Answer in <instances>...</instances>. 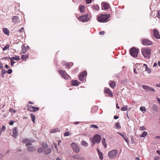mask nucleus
Listing matches in <instances>:
<instances>
[{
  "mask_svg": "<svg viewBox=\"0 0 160 160\" xmlns=\"http://www.w3.org/2000/svg\"><path fill=\"white\" fill-rule=\"evenodd\" d=\"M79 10L80 11L81 13H83L85 11V7L83 6H80L79 7Z\"/></svg>",
  "mask_w": 160,
  "mask_h": 160,
  "instance_id": "obj_26",
  "label": "nucleus"
},
{
  "mask_svg": "<svg viewBox=\"0 0 160 160\" xmlns=\"http://www.w3.org/2000/svg\"><path fill=\"white\" fill-rule=\"evenodd\" d=\"M59 72L61 74L62 77L65 79H68L70 77L69 75L67 74L65 71L61 70L59 71Z\"/></svg>",
  "mask_w": 160,
  "mask_h": 160,
  "instance_id": "obj_5",
  "label": "nucleus"
},
{
  "mask_svg": "<svg viewBox=\"0 0 160 160\" xmlns=\"http://www.w3.org/2000/svg\"><path fill=\"white\" fill-rule=\"evenodd\" d=\"M138 50L135 48H132L130 51L131 55L133 57H137L138 55Z\"/></svg>",
  "mask_w": 160,
  "mask_h": 160,
  "instance_id": "obj_4",
  "label": "nucleus"
},
{
  "mask_svg": "<svg viewBox=\"0 0 160 160\" xmlns=\"http://www.w3.org/2000/svg\"><path fill=\"white\" fill-rule=\"evenodd\" d=\"M158 14L157 15V17L159 18H160V11L159 10L157 12Z\"/></svg>",
  "mask_w": 160,
  "mask_h": 160,
  "instance_id": "obj_52",
  "label": "nucleus"
},
{
  "mask_svg": "<svg viewBox=\"0 0 160 160\" xmlns=\"http://www.w3.org/2000/svg\"><path fill=\"white\" fill-rule=\"evenodd\" d=\"M14 58L15 60L18 61L20 59L19 57L18 56H15Z\"/></svg>",
  "mask_w": 160,
  "mask_h": 160,
  "instance_id": "obj_49",
  "label": "nucleus"
},
{
  "mask_svg": "<svg viewBox=\"0 0 160 160\" xmlns=\"http://www.w3.org/2000/svg\"><path fill=\"white\" fill-rule=\"evenodd\" d=\"M31 144H32V143L31 142H29L27 143L26 144V146H29L31 145Z\"/></svg>",
  "mask_w": 160,
  "mask_h": 160,
  "instance_id": "obj_61",
  "label": "nucleus"
},
{
  "mask_svg": "<svg viewBox=\"0 0 160 160\" xmlns=\"http://www.w3.org/2000/svg\"><path fill=\"white\" fill-rule=\"evenodd\" d=\"M12 72V70L10 69L7 71V72L8 74H10Z\"/></svg>",
  "mask_w": 160,
  "mask_h": 160,
  "instance_id": "obj_50",
  "label": "nucleus"
},
{
  "mask_svg": "<svg viewBox=\"0 0 160 160\" xmlns=\"http://www.w3.org/2000/svg\"><path fill=\"white\" fill-rule=\"evenodd\" d=\"M69 135V132H65L64 134V135L65 136H67Z\"/></svg>",
  "mask_w": 160,
  "mask_h": 160,
  "instance_id": "obj_48",
  "label": "nucleus"
},
{
  "mask_svg": "<svg viewBox=\"0 0 160 160\" xmlns=\"http://www.w3.org/2000/svg\"><path fill=\"white\" fill-rule=\"evenodd\" d=\"M115 127L117 129H119L121 128V126L120 125L119 122H117L115 124Z\"/></svg>",
  "mask_w": 160,
  "mask_h": 160,
  "instance_id": "obj_31",
  "label": "nucleus"
},
{
  "mask_svg": "<svg viewBox=\"0 0 160 160\" xmlns=\"http://www.w3.org/2000/svg\"><path fill=\"white\" fill-rule=\"evenodd\" d=\"M87 74V72L85 71L81 73L79 76V79L80 81L84 82L85 80L84 77L86 76Z\"/></svg>",
  "mask_w": 160,
  "mask_h": 160,
  "instance_id": "obj_9",
  "label": "nucleus"
},
{
  "mask_svg": "<svg viewBox=\"0 0 160 160\" xmlns=\"http://www.w3.org/2000/svg\"><path fill=\"white\" fill-rule=\"evenodd\" d=\"M28 54H23L22 55L21 58L24 60L26 61L27 58H28Z\"/></svg>",
  "mask_w": 160,
  "mask_h": 160,
  "instance_id": "obj_24",
  "label": "nucleus"
},
{
  "mask_svg": "<svg viewBox=\"0 0 160 160\" xmlns=\"http://www.w3.org/2000/svg\"><path fill=\"white\" fill-rule=\"evenodd\" d=\"M157 98V99L159 103L160 104V98H158V97Z\"/></svg>",
  "mask_w": 160,
  "mask_h": 160,
  "instance_id": "obj_64",
  "label": "nucleus"
},
{
  "mask_svg": "<svg viewBox=\"0 0 160 160\" xmlns=\"http://www.w3.org/2000/svg\"><path fill=\"white\" fill-rule=\"evenodd\" d=\"M92 142L93 144V145L96 142L97 143H98L100 142L101 141H92Z\"/></svg>",
  "mask_w": 160,
  "mask_h": 160,
  "instance_id": "obj_51",
  "label": "nucleus"
},
{
  "mask_svg": "<svg viewBox=\"0 0 160 160\" xmlns=\"http://www.w3.org/2000/svg\"><path fill=\"white\" fill-rule=\"evenodd\" d=\"M24 31V28L22 27V28L19 30V32H22Z\"/></svg>",
  "mask_w": 160,
  "mask_h": 160,
  "instance_id": "obj_58",
  "label": "nucleus"
},
{
  "mask_svg": "<svg viewBox=\"0 0 160 160\" xmlns=\"http://www.w3.org/2000/svg\"><path fill=\"white\" fill-rule=\"evenodd\" d=\"M145 70L147 71L149 73H150L151 72V69L148 67L146 68Z\"/></svg>",
  "mask_w": 160,
  "mask_h": 160,
  "instance_id": "obj_45",
  "label": "nucleus"
},
{
  "mask_svg": "<svg viewBox=\"0 0 160 160\" xmlns=\"http://www.w3.org/2000/svg\"><path fill=\"white\" fill-rule=\"evenodd\" d=\"M102 5L104 9H107L108 8L109 6V5L107 2H102Z\"/></svg>",
  "mask_w": 160,
  "mask_h": 160,
  "instance_id": "obj_17",
  "label": "nucleus"
},
{
  "mask_svg": "<svg viewBox=\"0 0 160 160\" xmlns=\"http://www.w3.org/2000/svg\"><path fill=\"white\" fill-rule=\"evenodd\" d=\"M3 31L4 33L7 35H8L9 34L10 32L7 28H3Z\"/></svg>",
  "mask_w": 160,
  "mask_h": 160,
  "instance_id": "obj_25",
  "label": "nucleus"
},
{
  "mask_svg": "<svg viewBox=\"0 0 160 160\" xmlns=\"http://www.w3.org/2000/svg\"><path fill=\"white\" fill-rule=\"evenodd\" d=\"M110 17L109 15L107 14H101L98 17L97 20L99 22H105Z\"/></svg>",
  "mask_w": 160,
  "mask_h": 160,
  "instance_id": "obj_2",
  "label": "nucleus"
},
{
  "mask_svg": "<svg viewBox=\"0 0 160 160\" xmlns=\"http://www.w3.org/2000/svg\"><path fill=\"white\" fill-rule=\"evenodd\" d=\"M12 22L14 23V24L18 23L19 22V19L18 17L16 16H12Z\"/></svg>",
  "mask_w": 160,
  "mask_h": 160,
  "instance_id": "obj_15",
  "label": "nucleus"
},
{
  "mask_svg": "<svg viewBox=\"0 0 160 160\" xmlns=\"http://www.w3.org/2000/svg\"><path fill=\"white\" fill-rule=\"evenodd\" d=\"M121 110L123 111H126L128 109V106H125L124 107L121 108Z\"/></svg>",
  "mask_w": 160,
  "mask_h": 160,
  "instance_id": "obj_39",
  "label": "nucleus"
},
{
  "mask_svg": "<svg viewBox=\"0 0 160 160\" xmlns=\"http://www.w3.org/2000/svg\"><path fill=\"white\" fill-rule=\"evenodd\" d=\"M92 8L96 10H98L99 9V7L98 5H96L92 7Z\"/></svg>",
  "mask_w": 160,
  "mask_h": 160,
  "instance_id": "obj_35",
  "label": "nucleus"
},
{
  "mask_svg": "<svg viewBox=\"0 0 160 160\" xmlns=\"http://www.w3.org/2000/svg\"><path fill=\"white\" fill-rule=\"evenodd\" d=\"M152 109L155 112L157 111L158 109V108L157 105L156 104H153L151 107Z\"/></svg>",
  "mask_w": 160,
  "mask_h": 160,
  "instance_id": "obj_23",
  "label": "nucleus"
},
{
  "mask_svg": "<svg viewBox=\"0 0 160 160\" xmlns=\"http://www.w3.org/2000/svg\"><path fill=\"white\" fill-rule=\"evenodd\" d=\"M12 133V137L15 138H16L18 135V132L17 131V128L16 127L14 128L13 129Z\"/></svg>",
  "mask_w": 160,
  "mask_h": 160,
  "instance_id": "obj_11",
  "label": "nucleus"
},
{
  "mask_svg": "<svg viewBox=\"0 0 160 160\" xmlns=\"http://www.w3.org/2000/svg\"><path fill=\"white\" fill-rule=\"evenodd\" d=\"M110 86L112 88H114L116 86V83L112 81L110 83Z\"/></svg>",
  "mask_w": 160,
  "mask_h": 160,
  "instance_id": "obj_30",
  "label": "nucleus"
},
{
  "mask_svg": "<svg viewBox=\"0 0 160 160\" xmlns=\"http://www.w3.org/2000/svg\"><path fill=\"white\" fill-rule=\"evenodd\" d=\"M30 115L31 117L32 122L33 123H34L35 122V120L36 119V117L35 115H34L33 113L30 114Z\"/></svg>",
  "mask_w": 160,
  "mask_h": 160,
  "instance_id": "obj_28",
  "label": "nucleus"
},
{
  "mask_svg": "<svg viewBox=\"0 0 160 160\" xmlns=\"http://www.w3.org/2000/svg\"><path fill=\"white\" fill-rule=\"evenodd\" d=\"M72 84L73 86H78L79 84V82L76 80H72Z\"/></svg>",
  "mask_w": 160,
  "mask_h": 160,
  "instance_id": "obj_22",
  "label": "nucleus"
},
{
  "mask_svg": "<svg viewBox=\"0 0 160 160\" xmlns=\"http://www.w3.org/2000/svg\"><path fill=\"white\" fill-rule=\"evenodd\" d=\"M119 118L118 116H114V118L115 119H118Z\"/></svg>",
  "mask_w": 160,
  "mask_h": 160,
  "instance_id": "obj_62",
  "label": "nucleus"
},
{
  "mask_svg": "<svg viewBox=\"0 0 160 160\" xmlns=\"http://www.w3.org/2000/svg\"><path fill=\"white\" fill-rule=\"evenodd\" d=\"M92 0H86V2L87 4H89L91 2Z\"/></svg>",
  "mask_w": 160,
  "mask_h": 160,
  "instance_id": "obj_60",
  "label": "nucleus"
},
{
  "mask_svg": "<svg viewBox=\"0 0 160 160\" xmlns=\"http://www.w3.org/2000/svg\"><path fill=\"white\" fill-rule=\"evenodd\" d=\"M97 151L99 155V158L101 160H102L103 159V156L102 153L101 152L98 148L97 149Z\"/></svg>",
  "mask_w": 160,
  "mask_h": 160,
  "instance_id": "obj_21",
  "label": "nucleus"
},
{
  "mask_svg": "<svg viewBox=\"0 0 160 160\" xmlns=\"http://www.w3.org/2000/svg\"><path fill=\"white\" fill-rule=\"evenodd\" d=\"M99 35H104L105 33V32L104 31H100L99 32Z\"/></svg>",
  "mask_w": 160,
  "mask_h": 160,
  "instance_id": "obj_55",
  "label": "nucleus"
},
{
  "mask_svg": "<svg viewBox=\"0 0 160 160\" xmlns=\"http://www.w3.org/2000/svg\"><path fill=\"white\" fill-rule=\"evenodd\" d=\"M28 151L30 152H33L36 151V149L35 148L32 147H29L27 148Z\"/></svg>",
  "mask_w": 160,
  "mask_h": 160,
  "instance_id": "obj_20",
  "label": "nucleus"
},
{
  "mask_svg": "<svg viewBox=\"0 0 160 160\" xmlns=\"http://www.w3.org/2000/svg\"><path fill=\"white\" fill-rule=\"evenodd\" d=\"M3 68V65L1 62H0V68L2 69Z\"/></svg>",
  "mask_w": 160,
  "mask_h": 160,
  "instance_id": "obj_56",
  "label": "nucleus"
},
{
  "mask_svg": "<svg viewBox=\"0 0 160 160\" xmlns=\"http://www.w3.org/2000/svg\"><path fill=\"white\" fill-rule=\"evenodd\" d=\"M10 45L9 44H7L5 46L4 48L2 49L3 51H5L6 50H7V49H9V48Z\"/></svg>",
  "mask_w": 160,
  "mask_h": 160,
  "instance_id": "obj_33",
  "label": "nucleus"
},
{
  "mask_svg": "<svg viewBox=\"0 0 160 160\" xmlns=\"http://www.w3.org/2000/svg\"><path fill=\"white\" fill-rule=\"evenodd\" d=\"M14 122L12 121H11L9 122V124L10 125H12L13 124Z\"/></svg>",
  "mask_w": 160,
  "mask_h": 160,
  "instance_id": "obj_57",
  "label": "nucleus"
},
{
  "mask_svg": "<svg viewBox=\"0 0 160 160\" xmlns=\"http://www.w3.org/2000/svg\"><path fill=\"white\" fill-rule=\"evenodd\" d=\"M118 151L117 150H113L108 153V156L110 159H113L118 155Z\"/></svg>",
  "mask_w": 160,
  "mask_h": 160,
  "instance_id": "obj_3",
  "label": "nucleus"
},
{
  "mask_svg": "<svg viewBox=\"0 0 160 160\" xmlns=\"http://www.w3.org/2000/svg\"><path fill=\"white\" fill-rule=\"evenodd\" d=\"M147 133L146 132L144 131L140 136L141 137H144L147 135Z\"/></svg>",
  "mask_w": 160,
  "mask_h": 160,
  "instance_id": "obj_38",
  "label": "nucleus"
},
{
  "mask_svg": "<svg viewBox=\"0 0 160 160\" xmlns=\"http://www.w3.org/2000/svg\"><path fill=\"white\" fill-rule=\"evenodd\" d=\"M71 146L75 152H78L79 151V147L75 143H72L71 144Z\"/></svg>",
  "mask_w": 160,
  "mask_h": 160,
  "instance_id": "obj_7",
  "label": "nucleus"
},
{
  "mask_svg": "<svg viewBox=\"0 0 160 160\" xmlns=\"http://www.w3.org/2000/svg\"><path fill=\"white\" fill-rule=\"evenodd\" d=\"M104 92L107 94L110 97H112L113 96L112 92L108 88L105 89L104 90Z\"/></svg>",
  "mask_w": 160,
  "mask_h": 160,
  "instance_id": "obj_16",
  "label": "nucleus"
},
{
  "mask_svg": "<svg viewBox=\"0 0 160 160\" xmlns=\"http://www.w3.org/2000/svg\"><path fill=\"white\" fill-rule=\"evenodd\" d=\"M39 109V108L38 107H36L34 106H28V111L33 112H35L36 111L38 110Z\"/></svg>",
  "mask_w": 160,
  "mask_h": 160,
  "instance_id": "obj_10",
  "label": "nucleus"
},
{
  "mask_svg": "<svg viewBox=\"0 0 160 160\" xmlns=\"http://www.w3.org/2000/svg\"><path fill=\"white\" fill-rule=\"evenodd\" d=\"M9 111L11 112H12L13 113H15L16 112V110L13 109L12 108H10Z\"/></svg>",
  "mask_w": 160,
  "mask_h": 160,
  "instance_id": "obj_47",
  "label": "nucleus"
},
{
  "mask_svg": "<svg viewBox=\"0 0 160 160\" xmlns=\"http://www.w3.org/2000/svg\"><path fill=\"white\" fill-rule=\"evenodd\" d=\"M140 129L142 130H144L146 128L145 127H144V126H142V127H141L140 128Z\"/></svg>",
  "mask_w": 160,
  "mask_h": 160,
  "instance_id": "obj_59",
  "label": "nucleus"
},
{
  "mask_svg": "<svg viewBox=\"0 0 160 160\" xmlns=\"http://www.w3.org/2000/svg\"><path fill=\"white\" fill-rule=\"evenodd\" d=\"M11 65L12 66H13L14 63H15V62L13 60H11Z\"/></svg>",
  "mask_w": 160,
  "mask_h": 160,
  "instance_id": "obj_53",
  "label": "nucleus"
},
{
  "mask_svg": "<svg viewBox=\"0 0 160 160\" xmlns=\"http://www.w3.org/2000/svg\"><path fill=\"white\" fill-rule=\"evenodd\" d=\"M73 158L74 159L77 160H84L85 158L84 157L78 154L74 155Z\"/></svg>",
  "mask_w": 160,
  "mask_h": 160,
  "instance_id": "obj_13",
  "label": "nucleus"
},
{
  "mask_svg": "<svg viewBox=\"0 0 160 160\" xmlns=\"http://www.w3.org/2000/svg\"><path fill=\"white\" fill-rule=\"evenodd\" d=\"M128 144L129 143L131 142L133 144H134L135 143L134 141H125Z\"/></svg>",
  "mask_w": 160,
  "mask_h": 160,
  "instance_id": "obj_41",
  "label": "nucleus"
},
{
  "mask_svg": "<svg viewBox=\"0 0 160 160\" xmlns=\"http://www.w3.org/2000/svg\"><path fill=\"white\" fill-rule=\"evenodd\" d=\"M143 45H151L152 44V42L148 39H144L142 42Z\"/></svg>",
  "mask_w": 160,
  "mask_h": 160,
  "instance_id": "obj_14",
  "label": "nucleus"
},
{
  "mask_svg": "<svg viewBox=\"0 0 160 160\" xmlns=\"http://www.w3.org/2000/svg\"><path fill=\"white\" fill-rule=\"evenodd\" d=\"M22 50L21 51L22 53H26L27 51V49L25 47V46L22 45Z\"/></svg>",
  "mask_w": 160,
  "mask_h": 160,
  "instance_id": "obj_27",
  "label": "nucleus"
},
{
  "mask_svg": "<svg viewBox=\"0 0 160 160\" xmlns=\"http://www.w3.org/2000/svg\"><path fill=\"white\" fill-rule=\"evenodd\" d=\"M5 68L7 69H8L9 68V67L7 64H6L5 66Z\"/></svg>",
  "mask_w": 160,
  "mask_h": 160,
  "instance_id": "obj_63",
  "label": "nucleus"
},
{
  "mask_svg": "<svg viewBox=\"0 0 160 160\" xmlns=\"http://www.w3.org/2000/svg\"><path fill=\"white\" fill-rule=\"evenodd\" d=\"M52 149L51 148H48L44 150V154L45 155L49 154L51 152Z\"/></svg>",
  "mask_w": 160,
  "mask_h": 160,
  "instance_id": "obj_18",
  "label": "nucleus"
},
{
  "mask_svg": "<svg viewBox=\"0 0 160 160\" xmlns=\"http://www.w3.org/2000/svg\"><path fill=\"white\" fill-rule=\"evenodd\" d=\"M141 52L142 55L145 58L148 59L150 58L151 53V49L144 48L142 49Z\"/></svg>",
  "mask_w": 160,
  "mask_h": 160,
  "instance_id": "obj_1",
  "label": "nucleus"
},
{
  "mask_svg": "<svg viewBox=\"0 0 160 160\" xmlns=\"http://www.w3.org/2000/svg\"><path fill=\"white\" fill-rule=\"evenodd\" d=\"M90 128H98V127L97 125L93 124H92Z\"/></svg>",
  "mask_w": 160,
  "mask_h": 160,
  "instance_id": "obj_46",
  "label": "nucleus"
},
{
  "mask_svg": "<svg viewBox=\"0 0 160 160\" xmlns=\"http://www.w3.org/2000/svg\"><path fill=\"white\" fill-rule=\"evenodd\" d=\"M102 143L104 147V148H106L107 146L106 142V141H102Z\"/></svg>",
  "mask_w": 160,
  "mask_h": 160,
  "instance_id": "obj_43",
  "label": "nucleus"
},
{
  "mask_svg": "<svg viewBox=\"0 0 160 160\" xmlns=\"http://www.w3.org/2000/svg\"><path fill=\"white\" fill-rule=\"evenodd\" d=\"M73 65V63L72 62H70L69 63H67L66 65V67L67 68H69L70 66H72Z\"/></svg>",
  "mask_w": 160,
  "mask_h": 160,
  "instance_id": "obj_40",
  "label": "nucleus"
},
{
  "mask_svg": "<svg viewBox=\"0 0 160 160\" xmlns=\"http://www.w3.org/2000/svg\"><path fill=\"white\" fill-rule=\"evenodd\" d=\"M58 128H56L53 129L51 130L50 132V133H55L58 132Z\"/></svg>",
  "mask_w": 160,
  "mask_h": 160,
  "instance_id": "obj_34",
  "label": "nucleus"
},
{
  "mask_svg": "<svg viewBox=\"0 0 160 160\" xmlns=\"http://www.w3.org/2000/svg\"><path fill=\"white\" fill-rule=\"evenodd\" d=\"M42 146L44 149H45L48 147V145L46 143L43 142L42 144Z\"/></svg>",
  "mask_w": 160,
  "mask_h": 160,
  "instance_id": "obj_32",
  "label": "nucleus"
},
{
  "mask_svg": "<svg viewBox=\"0 0 160 160\" xmlns=\"http://www.w3.org/2000/svg\"><path fill=\"white\" fill-rule=\"evenodd\" d=\"M101 137L100 135L95 134L94 135L93 139V140H101Z\"/></svg>",
  "mask_w": 160,
  "mask_h": 160,
  "instance_id": "obj_19",
  "label": "nucleus"
},
{
  "mask_svg": "<svg viewBox=\"0 0 160 160\" xmlns=\"http://www.w3.org/2000/svg\"><path fill=\"white\" fill-rule=\"evenodd\" d=\"M140 109L142 112L145 111L146 110V108L144 107H141Z\"/></svg>",
  "mask_w": 160,
  "mask_h": 160,
  "instance_id": "obj_42",
  "label": "nucleus"
},
{
  "mask_svg": "<svg viewBox=\"0 0 160 160\" xmlns=\"http://www.w3.org/2000/svg\"><path fill=\"white\" fill-rule=\"evenodd\" d=\"M5 129H6V128H5V126H4V125H3L2 126V128L1 129V132H0V134H1V132H2V131H4L5 130Z\"/></svg>",
  "mask_w": 160,
  "mask_h": 160,
  "instance_id": "obj_44",
  "label": "nucleus"
},
{
  "mask_svg": "<svg viewBox=\"0 0 160 160\" xmlns=\"http://www.w3.org/2000/svg\"><path fill=\"white\" fill-rule=\"evenodd\" d=\"M88 16L87 14H86L81 16L78 19L80 21L85 22L87 21Z\"/></svg>",
  "mask_w": 160,
  "mask_h": 160,
  "instance_id": "obj_8",
  "label": "nucleus"
},
{
  "mask_svg": "<svg viewBox=\"0 0 160 160\" xmlns=\"http://www.w3.org/2000/svg\"><path fill=\"white\" fill-rule=\"evenodd\" d=\"M6 72L5 70L4 69H2L1 73V76L2 77H3L4 76V74L6 73Z\"/></svg>",
  "mask_w": 160,
  "mask_h": 160,
  "instance_id": "obj_36",
  "label": "nucleus"
},
{
  "mask_svg": "<svg viewBox=\"0 0 160 160\" xmlns=\"http://www.w3.org/2000/svg\"><path fill=\"white\" fill-rule=\"evenodd\" d=\"M44 149L42 148H40L38 149L37 152L39 153H41L43 151Z\"/></svg>",
  "mask_w": 160,
  "mask_h": 160,
  "instance_id": "obj_37",
  "label": "nucleus"
},
{
  "mask_svg": "<svg viewBox=\"0 0 160 160\" xmlns=\"http://www.w3.org/2000/svg\"><path fill=\"white\" fill-rule=\"evenodd\" d=\"M81 144L82 146H87L88 144L85 141H82L81 142Z\"/></svg>",
  "mask_w": 160,
  "mask_h": 160,
  "instance_id": "obj_29",
  "label": "nucleus"
},
{
  "mask_svg": "<svg viewBox=\"0 0 160 160\" xmlns=\"http://www.w3.org/2000/svg\"><path fill=\"white\" fill-rule=\"evenodd\" d=\"M142 87L143 89H144L146 91L150 92L152 91L153 92H155L154 89L152 87L145 85H143Z\"/></svg>",
  "mask_w": 160,
  "mask_h": 160,
  "instance_id": "obj_6",
  "label": "nucleus"
},
{
  "mask_svg": "<svg viewBox=\"0 0 160 160\" xmlns=\"http://www.w3.org/2000/svg\"><path fill=\"white\" fill-rule=\"evenodd\" d=\"M118 133L121 135L123 137V138L124 139V140H127V139L126 138V136L125 135H122L119 133Z\"/></svg>",
  "mask_w": 160,
  "mask_h": 160,
  "instance_id": "obj_54",
  "label": "nucleus"
},
{
  "mask_svg": "<svg viewBox=\"0 0 160 160\" xmlns=\"http://www.w3.org/2000/svg\"><path fill=\"white\" fill-rule=\"evenodd\" d=\"M153 34L154 37L156 39L160 38V35L158 31L156 29H154L153 30Z\"/></svg>",
  "mask_w": 160,
  "mask_h": 160,
  "instance_id": "obj_12",
  "label": "nucleus"
}]
</instances>
